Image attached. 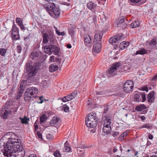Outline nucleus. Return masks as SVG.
<instances>
[{"instance_id": "6e6552de", "label": "nucleus", "mask_w": 157, "mask_h": 157, "mask_svg": "<svg viewBox=\"0 0 157 157\" xmlns=\"http://www.w3.org/2000/svg\"><path fill=\"white\" fill-rule=\"evenodd\" d=\"M121 63H114L108 71V77L112 76L114 75L116 73L115 71L119 69Z\"/></svg>"}, {"instance_id": "c9c22d12", "label": "nucleus", "mask_w": 157, "mask_h": 157, "mask_svg": "<svg viewBox=\"0 0 157 157\" xmlns=\"http://www.w3.org/2000/svg\"><path fill=\"white\" fill-rule=\"evenodd\" d=\"M150 44L155 47L157 46V38H156L151 40L150 42Z\"/></svg>"}, {"instance_id": "3c124183", "label": "nucleus", "mask_w": 157, "mask_h": 157, "mask_svg": "<svg viewBox=\"0 0 157 157\" xmlns=\"http://www.w3.org/2000/svg\"><path fill=\"white\" fill-rule=\"evenodd\" d=\"M22 50L21 47L20 45H18L17 46V51L18 53H20Z\"/></svg>"}, {"instance_id": "680f3d73", "label": "nucleus", "mask_w": 157, "mask_h": 157, "mask_svg": "<svg viewBox=\"0 0 157 157\" xmlns=\"http://www.w3.org/2000/svg\"><path fill=\"white\" fill-rule=\"evenodd\" d=\"M140 97V94H136L134 95V98H139Z\"/></svg>"}, {"instance_id": "e2e57ef3", "label": "nucleus", "mask_w": 157, "mask_h": 157, "mask_svg": "<svg viewBox=\"0 0 157 157\" xmlns=\"http://www.w3.org/2000/svg\"><path fill=\"white\" fill-rule=\"evenodd\" d=\"M63 101L66 102L71 101L72 99H61Z\"/></svg>"}, {"instance_id": "5701e85b", "label": "nucleus", "mask_w": 157, "mask_h": 157, "mask_svg": "<svg viewBox=\"0 0 157 157\" xmlns=\"http://www.w3.org/2000/svg\"><path fill=\"white\" fill-rule=\"evenodd\" d=\"M147 109V107L144 104H140L136 106L135 109L137 111H141Z\"/></svg>"}, {"instance_id": "338daca9", "label": "nucleus", "mask_w": 157, "mask_h": 157, "mask_svg": "<svg viewBox=\"0 0 157 157\" xmlns=\"http://www.w3.org/2000/svg\"><path fill=\"white\" fill-rule=\"evenodd\" d=\"M157 79V75L154 76L152 78L151 80L152 81L156 80Z\"/></svg>"}, {"instance_id": "7c9ffc66", "label": "nucleus", "mask_w": 157, "mask_h": 157, "mask_svg": "<svg viewBox=\"0 0 157 157\" xmlns=\"http://www.w3.org/2000/svg\"><path fill=\"white\" fill-rule=\"evenodd\" d=\"M50 81L49 80H43L41 84H42V86L44 88H47L50 85Z\"/></svg>"}, {"instance_id": "1a4fd4ad", "label": "nucleus", "mask_w": 157, "mask_h": 157, "mask_svg": "<svg viewBox=\"0 0 157 157\" xmlns=\"http://www.w3.org/2000/svg\"><path fill=\"white\" fill-rule=\"evenodd\" d=\"M12 105V103L10 101H7L6 105H5V109L3 114H2L1 117L4 119H6L7 117L11 114V111L9 109V107Z\"/></svg>"}, {"instance_id": "a211bd4d", "label": "nucleus", "mask_w": 157, "mask_h": 157, "mask_svg": "<svg viewBox=\"0 0 157 157\" xmlns=\"http://www.w3.org/2000/svg\"><path fill=\"white\" fill-rule=\"evenodd\" d=\"M84 41L85 44L87 46L90 48L92 46V42L90 36L88 34H85L84 36Z\"/></svg>"}, {"instance_id": "72a5a7b5", "label": "nucleus", "mask_w": 157, "mask_h": 157, "mask_svg": "<svg viewBox=\"0 0 157 157\" xmlns=\"http://www.w3.org/2000/svg\"><path fill=\"white\" fill-rule=\"evenodd\" d=\"M47 36L48 34L47 33H44L43 35V42L44 44L47 43L48 41V39Z\"/></svg>"}, {"instance_id": "4be33fe9", "label": "nucleus", "mask_w": 157, "mask_h": 157, "mask_svg": "<svg viewBox=\"0 0 157 157\" xmlns=\"http://www.w3.org/2000/svg\"><path fill=\"white\" fill-rule=\"evenodd\" d=\"M128 132L125 131L122 133L119 137L118 139L120 141L123 140L128 136Z\"/></svg>"}, {"instance_id": "393cba45", "label": "nucleus", "mask_w": 157, "mask_h": 157, "mask_svg": "<svg viewBox=\"0 0 157 157\" xmlns=\"http://www.w3.org/2000/svg\"><path fill=\"white\" fill-rule=\"evenodd\" d=\"M60 118L59 117H54L50 122V124L52 125L57 124L59 121Z\"/></svg>"}, {"instance_id": "20e7f679", "label": "nucleus", "mask_w": 157, "mask_h": 157, "mask_svg": "<svg viewBox=\"0 0 157 157\" xmlns=\"http://www.w3.org/2000/svg\"><path fill=\"white\" fill-rule=\"evenodd\" d=\"M40 63L35 62L33 66L30 65L28 63L27 64L26 71L29 76L31 77L35 75L38 71V70L40 68Z\"/></svg>"}, {"instance_id": "e433bc0d", "label": "nucleus", "mask_w": 157, "mask_h": 157, "mask_svg": "<svg viewBox=\"0 0 157 157\" xmlns=\"http://www.w3.org/2000/svg\"><path fill=\"white\" fill-rule=\"evenodd\" d=\"M47 119L46 115L44 114L42 115L40 117V121L41 122H44Z\"/></svg>"}, {"instance_id": "c85d7f7f", "label": "nucleus", "mask_w": 157, "mask_h": 157, "mask_svg": "<svg viewBox=\"0 0 157 157\" xmlns=\"http://www.w3.org/2000/svg\"><path fill=\"white\" fill-rule=\"evenodd\" d=\"M58 66H56L54 64H51L49 68V71L51 72L57 71L58 70Z\"/></svg>"}, {"instance_id": "0e129e2a", "label": "nucleus", "mask_w": 157, "mask_h": 157, "mask_svg": "<svg viewBox=\"0 0 157 157\" xmlns=\"http://www.w3.org/2000/svg\"><path fill=\"white\" fill-rule=\"evenodd\" d=\"M37 135L39 138H42V135L41 133L40 132H37Z\"/></svg>"}, {"instance_id": "412c9836", "label": "nucleus", "mask_w": 157, "mask_h": 157, "mask_svg": "<svg viewBox=\"0 0 157 157\" xmlns=\"http://www.w3.org/2000/svg\"><path fill=\"white\" fill-rule=\"evenodd\" d=\"M48 40L51 43H53L55 41V38L53 36V34L52 32H50L48 34Z\"/></svg>"}, {"instance_id": "f8f14e48", "label": "nucleus", "mask_w": 157, "mask_h": 157, "mask_svg": "<svg viewBox=\"0 0 157 157\" xmlns=\"http://www.w3.org/2000/svg\"><path fill=\"white\" fill-rule=\"evenodd\" d=\"M123 35L121 33L119 34L118 35L111 37L109 40V42L110 44H113L114 43H119L122 40Z\"/></svg>"}, {"instance_id": "a19ab883", "label": "nucleus", "mask_w": 157, "mask_h": 157, "mask_svg": "<svg viewBox=\"0 0 157 157\" xmlns=\"http://www.w3.org/2000/svg\"><path fill=\"white\" fill-rule=\"evenodd\" d=\"M23 92V90L22 89H19L17 92V98H20L21 96L22 95Z\"/></svg>"}, {"instance_id": "39448f33", "label": "nucleus", "mask_w": 157, "mask_h": 157, "mask_svg": "<svg viewBox=\"0 0 157 157\" xmlns=\"http://www.w3.org/2000/svg\"><path fill=\"white\" fill-rule=\"evenodd\" d=\"M45 53L51 55L53 53L55 55H57L59 52V48L56 45L53 44H49L43 47Z\"/></svg>"}, {"instance_id": "5fc2aeb1", "label": "nucleus", "mask_w": 157, "mask_h": 157, "mask_svg": "<svg viewBox=\"0 0 157 157\" xmlns=\"http://www.w3.org/2000/svg\"><path fill=\"white\" fill-rule=\"evenodd\" d=\"M69 34L70 35H73L74 34V31L72 29H70L69 30Z\"/></svg>"}, {"instance_id": "864d4df0", "label": "nucleus", "mask_w": 157, "mask_h": 157, "mask_svg": "<svg viewBox=\"0 0 157 157\" xmlns=\"http://www.w3.org/2000/svg\"><path fill=\"white\" fill-rule=\"evenodd\" d=\"M127 24L124 21V22L122 25H120V27L122 28L123 29H124L127 27Z\"/></svg>"}, {"instance_id": "4c0bfd02", "label": "nucleus", "mask_w": 157, "mask_h": 157, "mask_svg": "<svg viewBox=\"0 0 157 157\" xmlns=\"http://www.w3.org/2000/svg\"><path fill=\"white\" fill-rule=\"evenodd\" d=\"M16 21L17 23L18 24V25L20 26L21 24H23V22L22 20V19L21 18L17 17L16 18Z\"/></svg>"}, {"instance_id": "9d476101", "label": "nucleus", "mask_w": 157, "mask_h": 157, "mask_svg": "<svg viewBox=\"0 0 157 157\" xmlns=\"http://www.w3.org/2000/svg\"><path fill=\"white\" fill-rule=\"evenodd\" d=\"M133 88V82L131 80L127 81L124 85V90L126 93H129Z\"/></svg>"}, {"instance_id": "8fccbe9b", "label": "nucleus", "mask_w": 157, "mask_h": 157, "mask_svg": "<svg viewBox=\"0 0 157 157\" xmlns=\"http://www.w3.org/2000/svg\"><path fill=\"white\" fill-rule=\"evenodd\" d=\"M109 106H104V113H107V112L108 109H109Z\"/></svg>"}, {"instance_id": "cd10ccee", "label": "nucleus", "mask_w": 157, "mask_h": 157, "mask_svg": "<svg viewBox=\"0 0 157 157\" xmlns=\"http://www.w3.org/2000/svg\"><path fill=\"white\" fill-rule=\"evenodd\" d=\"M129 43L128 42L124 41L121 43L120 44V48L121 49H123L127 48L129 45Z\"/></svg>"}, {"instance_id": "7ed1b4c3", "label": "nucleus", "mask_w": 157, "mask_h": 157, "mask_svg": "<svg viewBox=\"0 0 157 157\" xmlns=\"http://www.w3.org/2000/svg\"><path fill=\"white\" fill-rule=\"evenodd\" d=\"M86 124L87 127L91 128L96 126L98 122L96 114L94 112L90 113L86 119Z\"/></svg>"}, {"instance_id": "2eb2a0df", "label": "nucleus", "mask_w": 157, "mask_h": 157, "mask_svg": "<svg viewBox=\"0 0 157 157\" xmlns=\"http://www.w3.org/2000/svg\"><path fill=\"white\" fill-rule=\"evenodd\" d=\"M60 13V10L59 8L55 6L53 10L49 12V14L52 17L56 18L59 15Z\"/></svg>"}, {"instance_id": "603ef678", "label": "nucleus", "mask_w": 157, "mask_h": 157, "mask_svg": "<svg viewBox=\"0 0 157 157\" xmlns=\"http://www.w3.org/2000/svg\"><path fill=\"white\" fill-rule=\"evenodd\" d=\"M119 135V133L117 132H114L113 133L112 136L114 137H116Z\"/></svg>"}, {"instance_id": "6e6d98bb", "label": "nucleus", "mask_w": 157, "mask_h": 157, "mask_svg": "<svg viewBox=\"0 0 157 157\" xmlns=\"http://www.w3.org/2000/svg\"><path fill=\"white\" fill-rule=\"evenodd\" d=\"M39 99V101H38L37 102L38 103H42L44 101H48V99H44V100H42V99Z\"/></svg>"}, {"instance_id": "f257e3e1", "label": "nucleus", "mask_w": 157, "mask_h": 157, "mask_svg": "<svg viewBox=\"0 0 157 157\" xmlns=\"http://www.w3.org/2000/svg\"><path fill=\"white\" fill-rule=\"evenodd\" d=\"M10 137L8 138V140L6 143H5L2 141H0V149L6 157H9L11 156L10 152L13 146V144L19 143V140L17 139V137L13 133H11Z\"/></svg>"}, {"instance_id": "37998d69", "label": "nucleus", "mask_w": 157, "mask_h": 157, "mask_svg": "<svg viewBox=\"0 0 157 157\" xmlns=\"http://www.w3.org/2000/svg\"><path fill=\"white\" fill-rule=\"evenodd\" d=\"M154 94V92L153 91L151 92L148 94L147 98H152L153 97V98H154L155 97H153Z\"/></svg>"}, {"instance_id": "69168bd1", "label": "nucleus", "mask_w": 157, "mask_h": 157, "mask_svg": "<svg viewBox=\"0 0 157 157\" xmlns=\"http://www.w3.org/2000/svg\"><path fill=\"white\" fill-rule=\"evenodd\" d=\"M22 30H25V27L23 24H21V25L19 26Z\"/></svg>"}, {"instance_id": "4468645a", "label": "nucleus", "mask_w": 157, "mask_h": 157, "mask_svg": "<svg viewBox=\"0 0 157 157\" xmlns=\"http://www.w3.org/2000/svg\"><path fill=\"white\" fill-rule=\"evenodd\" d=\"M43 7L48 12L49 14V12H51L54 8H55V4L52 2H47L46 4L43 5Z\"/></svg>"}, {"instance_id": "f704fd0d", "label": "nucleus", "mask_w": 157, "mask_h": 157, "mask_svg": "<svg viewBox=\"0 0 157 157\" xmlns=\"http://www.w3.org/2000/svg\"><path fill=\"white\" fill-rule=\"evenodd\" d=\"M20 119L21 120V122L22 124H27L28 120H29V119L27 118V117L25 116L23 118H20Z\"/></svg>"}, {"instance_id": "c03bdc74", "label": "nucleus", "mask_w": 157, "mask_h": 157, "mask_svg": "<svg viewBox=\"0 0 157 157\" xmlns=\"http://www.w3.org/2000/svg\"><path fill=\"white\" fill-rule=\"evenodd\" d=\"M54 155L56 157H61V155L58 151H56L54 153Z\"/></svg>"}, {"instance_id": "dca6fc26", "label": "nucleus", "mask_w": 157, "mask_h": 157, "mask_svg": "<svg viewBox=\"0 0 157 157\" xmlns=\"http://www.w3.org/2000/svg\"><path fill=\"white\" fill-rule=\"evenodd\" d=\"M80 97L79 92L77 90H75L71 94L63 97L62 98H77Z\"/></svg>"}, {"instance_id": "6ab92c4d", "label": "nucleus", "mask_w": 157, "mask_h": 157, "mask_svg": "<svg viewBox=\"0 0 157 157\" xmlns=\"http://www.w3.org/2000/svg\"><path fill=\"white\" fill-rule=\"evenodd\" d=\"M96 99H90L87 101V105H89L92 108H94L96 107V105H98L96 103Z\"/></svg>"}, {"instance_id": "b1692460", "label": "nucleus", "mask_w": 157, "mask_h": 157, "mask_svg": "<svg viewBox=\"0 0 157 157\" xmlns=\"http://www.w3.org/2000/svg\"><path fill=\"white\" fill-rule=\"evenodd\" d=\"M147 51L144 48H140L138 50L136 51L135 55L138 54L144 55L147 53Z\"/></svg>"}, {"instance_id": "bb28decb", "label": "nucleus", "mask_w": 157, "mask_h": 157, "mask_svg": "<svg viewBox=\"0 0 157 157\" xmlns=\"http://www.w3.org/2000/svg\"><path fill=\"white\" fill-rule=\"evenodd\" d=\"M12 38L15 40L20 39L18 32H12Z\"/></svg>"}, {"instance_id": "13d9d810", "label": "nucleus", "mask_w": 157, "mask_h": 157, "mask_svg": "<svg viewBox=\"0 0 157 157\" xmlns=\"http://www.w3.org/2000/svg\"><path fill=\"white\" fill-rule=\"evenodd\" d=\"M12 110L13 112L14 113L17 111V109L16 106L15 107L14 106H13V108H12Z\"/></svg>"}, {"instance_id": "052dcab7", "label": "nucleus", "mask_w": 157, "mask_h": 157, "mask_svg": "<svg viewBox=\"0 0 157 157\" xmlns=\"http://www.w3.org/2000/svg\"><path fill=\"white\" fill-rule=\"evenodd\" d=\"M141 0H130L132 2L135 3H137L140 2Z\"/></svg>"}, {"instance_id": "79ce46f5", "label": "nucleus", "mask_w": 157, "mask_h": 157, "mask_svg": "<svg viewBox=\"0 0 157 157\" xmlns=\"http://www.w3.org/2000/svg\"><path fill=\"white\" fill-rule=\"evenodd\" d=\"M63 111L65 112H67L69 111V107L66 105V104L63 105Z\"/></svg>"}, {"instance_id": "a878e982", "label": "nucleus", "mask_w": 157, "mask_h": 157, "mask_svg": "<svg viewBox=\"0 0 157 157\" xmlns=\"http://www.w3.org/2000/svg\"><path fill=\"white\" fill-rule=\"evenodd\" d=\"M125 18L122 17L118 18L116 21V23L118 26L122 25L124 21Z\"/></svg>"}, {"instance_id": "f03ea898", "label": "nucleus", "mask_w": 157, "mask_h": 157, "mask_svg": "<svg viewBox=\"0 0 157 157\" xmlns=\"http://www.w3.org/2000/svg\"><path fill=\"white\" fill-rule=\"evenodd\" d=\"M11 150L10 152L11 156L9 157H24L25 155V151L24 149L22 146L17 144H13Z\"/></svg>"}, {"instance_id": "9b49d317", "label": "nucleus", "mask_w": 157, "mask_h": 157, "mask_svg": "<svg viewBox=\"0 0 157 157\" xmlns=\"http://www.w3.org/2000/svg\"><path fill=\"white\" fill-rule=\"evenodd\" d=\"M42 54L41 52H33L31 53L30 58L33 60L36 61V62L40 63L39 61L40 59H42Z\"/></svg>"}, {"instance_id": "a18cd8bd", "label": "nucleus", "mask_w": 157, "mask_h": 157, "mask_svg": "<svg viewBox=\"0 0 157 157\" xmlns=\"http://www.w3.org/2000/svg\"><path fill=\"white\" fill-rule=\"evenodd\" d=\"M96 94L97 95L99 96V97H102L104 96V95L105 94L102 92L97 91L96 92Z\"/></svg>"}, {"instance_id": "aec40b11", "label": "nucleus", "mask_w": 157, "mask_h": 157, "mask_svg": "<svg viewBox=\"0 0 157 157\" xmlns=\"http://www.w3.org/2000/svg\"><path fill=\"white\" fill-rule=\"evenodd\" d=\"M71 150V147L69 146L68 142L67 141L64 144V147L63 151L65 152H69Z\"/></svg>"}, {"instance_id": "ddd939ff", "label": "nucleus", "mask_w": 157, "mask_h": 157, "mask_svg": "<svg viewBox=\"0 0 157 157\" xmlns=\"http://www.w3.org/2000/svg\"><path fill=\"white\" fill-rule=\"evenodd\" d=\"M103 35V33L102 32H98L95 33L94 36V43H99L101 44V38Z\"/></svg>"}, {"instance_id": "f3484780", "label": "nucleus", "mask_w": 157, "mask_h": 157, "mask_svg": "<svg viewBox=\"0 0 157 157\" xmlns=\"http://www.w3.org/2000/svg\"><path fill=\"white\" fill-rule=\"evenodd\" d=\"M101 44L99 43H94L93 48L92 50L93 52L94 53H99L101 50Z\"/></svg>"}, {"instance_id": "473e14b6", "label": "nucleus", "mask_w": 157, "mask_h": 157, "mask_svg": "<svg viewBox=\"0 0 157 157\" xmlns=\"http://www.w3.org/2000/svg\"><path fill=\"white\" fill-rule=\"evenodd\" d=\"M96 20V17L95 15H92L88 19V21L90 24L93 22L94 23Z\"/></svg>"}, {"instance_id": "58836bf2", "label": "nucleus", "mask_w": 157, "mask_h": 157, "mask_svg": "<svg viewBox=\"0 0 157 157\" xmlns=\"http://www.w3.org/2000/svg\"><path fill=\"white\" fill-rule=\"evenodd\" d=\"M6 52V50L4 48H0V55L4 56Z\"/></svg>"}, {"instance_id": "c756f323", "label": "nucleus", "mask_w": 157, "mask_h": 157, "mask_svg": "<svg viewBox=\"0 0 157 157\" xmlns=\"http://www.w3.org/2000/svg\"><path fill=\"white\" fill-rule=\"evenodd\" d=\"M96 5L94 4L92 2H89L87 4V6L89 9L90 10H92L94 9L96 7Z\"/></svg>"}, {"instance_id": "bf43d9fd", "label": "nucleus", "mask_w": 157, "mask_h": 157, "mask_svg": "<svg viewBox=\"0 0 157 157\" xmlns=\"http://www.w3.org/2000/svg\"><path fill=\"white\" fill-rule=\"evenodd\" d=\"M52 136L50 134H47L46 136L47 138L49 140H51L52 139Z\"/></svg>"}, {"instance_id": "ea45409f", "label": "nucleus", "mask_w": 157, "mask_h": 157, "mask_svg": "<svg viewBox=\"0 0 157 157\" xmlns=\"http://www.w3.org/2000/svg\"><path fill=\"white\" fill-rule=\"evenodd\" d=\"M25 82L26 81L25 80H22L21 81L20 85V89H22L23 90V89L25 86Z\"/></svg>"}, {"instance_id": "774afa93", "label": "nucleus", "mask_w": 157, "mask_h": 157, "mask_svg": "<svg viewBox=\"0 0 157 157\" xmlns=\"http://www.w3.org/2000/svg\"><path fill=\"white\" fill-rule=\"evenodd\" d=\"M28 157H36V155L35 154H31Z\"/></svg>"}, {"instance_id": "423d86ee", "label": "nucleus", "mask_w": 157, "mask_h": 157, "mask_svg": "<svg viewBox=\"0 0 157 157\" xmlns=\"http://www.w3.org/2000/svg\"><path fill=\"white\" fill-rule=\"evenodd\" d=\"M111 119L107 116L105 117L104 120V127L103 128V131L106 134H110L111 132L112 129L111 127Z\"/></svg>"}, {"instance_id": "09e8293b", "label": "nucleus", "mask_w": 157, "mask_h": 157, "mask_svg": "<svg viewBox=\"0 0 157 157\" xmlns=\"http://www.w3.org/2000/svg\"><path fill=\"white\" fill-rule=\"evenodd\" d=\"M55 56H51L49 58V62L51 63L55 61Z\"/></svg>"}, {"instance_id": "de8ad7c7", "label": "nucleus", "mask_w": 157, "mask_h": 157, "mask_svg": "<svg viewBox=\"0 0 157 157\" xmlns=\"http://www.w3.org/2000/svg\"><path fill=\"white\" fill-rule=\"evenodd\" d=\"M151 126L150 125L148 124H144L143 125L142 128H151Z\"/></svg>"}, {"instance_id": "2f4dec72", "label": "nucleus", "mask_w": 157, "mask_h": 157, "mask_svg": "<svg viewBox=\"0 0 157 157\" xmlns=\"http://www.w3.org/2000/svg\"><path fill=\"white\" fill-rule=\"evenodd\" d=\"M140 25V23L138 21H133L131 24V26L132 28H136L137 27L139 26Z\"/></svg>"}, {"instance_id": "0eeeda50", "label": "nucleus", "mask_w": 157, "mask_h": 157, "mask_svg": "<svg viewBox=\"0 0 157 157\" xmlns=\"http://www.w3.org/2000/svg\"><path fill=\"white\" fill-rule=\"evenodd\" d=\"M37 93V90L35 87H32L31 88H28L25 93L24 98L29 97L30 98H32L36 97V94Z\"/></svg>"}, {"instance_id": "49530a36", "label": "nucleus", "mask_w": 157, "mask_h": 157, "mask_svg": "<svg viewBox=\"0 0 157 157\" xmlns=\"http://www.w3.org/2000/svg\"><path fill=\"white\" fill-rule=\"evenodd\" d=\"M12 32H18L17 28L15 25H13L12 29Z\"/></svg>"}, {"instance_id": "4d7b16f0", "label": "nucleus", "mask_w": 157, "mask_h": 157, "mask_svg": "<svg viewBox=\"0 0 157 157\" xmlns=\"http://www.w3.org/2000/svg\"><path fill=\"white\" fill-rule=\"evenodd\" d=\"M140 96L142 98H146L145 94L144 93H140Z\"/></svg>"}]
</instances>
